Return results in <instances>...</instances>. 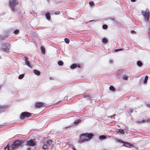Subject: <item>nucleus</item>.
Returning a JSON list of instances; mask_svg holds the SVG:
<instances>
[{"label": "nucleus", "instance_id": "39", "mask_svg": "<svg viewBox=\"0 0 150 150\" xmlns=\"http://www.w3.org/2000/svg\"><path fill=\"white\" fill-rule=\"evenodd\" d=\"M131 1L132 2H134L136 0H131Z\"/></svg>", "mask_w": 150, "mask_h": 150}, {"label": "nucleus", "instance_id": "2", "mask_svg": "<svg viewBox=\"0 0 150 150\" xmlns=\"http://www.w3.org/2000/svg\"><path fill=\"white\" fill-rule=\"evenodd\" d=\"M18 4V2L17 0H9V5L12 11H15V7Z\"/></svg>", "mask_w": 150, "mask_h": 150}, {"label": "nucleus", "instance_id": "31", "mask_svg": "<svg viewBox=\"0 0 150 150\" xmlns=\"http://www.w3.org/2000/svg\"><path fill=\"white\" fill-rule=\"evenodd\" d=\"M89 4L91 6H93L94 5V3L93 1H91L89 2Z\"/></svg>", "mask_w": 150, "mask_h": 150}, {"label": "nucleus", "instance_id": "23", "mask_svg": "<svg viewBox=\"0 0 150 150\" xmlns=\"http://www.w3.org/2000/svg\"><path fill=\"white\" fill-rule=\"evenodd\" d=\"M148 76H145V79H144V83H146L147 81L148 80Z\"/></svg>", "mask_w": 150, "mask_h": 150}, {"label": "nucleus", "instance_id": "20", "mask_svg": "<svg viewBox=\"0 0 150 150\" xmlns=\"http://www.w3.org/2000/svg\"><path fill=\"white\" fill-rule=\"evenodd\" d=\"M106 138V136L105 135H102L100 136L99 137V139H105Z\"/></svg>", "mask_w": 150, "mask_h": 150}, {"label": "nucleus", "instance_id": "9", "mask_svg": "<svg viewBox=\"0 0 150 150\" xmlns=\"http://www.w3.org/2000/svg\"><path fill=\"white\" fill-rule=\"evenodd\" d=\"M24 58L25 59V63L30 68H32V67L30 64V62L28 61V58L26 57H25Z\"/></svg>", "mask_w": 150, "mask_h": 150}, {"label": "nucleus", "instance_id": "12", "mask_svg": "<svg viewBox=\"0 0 150 150\" xmlns=\"http://www.w3.org/2000/svg\"><path fill=\"white\" fill-rule=\"evenodd\" d=\"M8 37L7 35H4L2 36H0V40H2Z\"/></svg>", "mask_w": 150, "mask_h": 150}, {"label": "nucleus", "instance_id": "27", "mask_svg": "<svg viewBox=\"0 0 150 150\" xmlns=\"http://www.w3.org/2000/svg\"><path fill=\"white\" fill-rule=\"evenodd\" d=\"M124 143L126 144L125 146L127 147H128L129 146H131V144L129 143L124 142Z\"/></svg>", "mask_w": 150, "mask_h": 150}, {"label": "nucleus", "instance_id": "40", "mask_svg": "<svg viewBox=\"0 0 150 150\" xmlns=\"http://www.w3.org/2000/svg\"><path fill=\"white\" fill-rule=\"evenodd\" d=\"M6 147H7V148H9L10 146L8 145V144L6 146Z\"/></svg>", "mask_w": 150, "mask_h": 150}, {"label": "nucleus", "instance_id": "43", "mask_svg": "<svg viewBox=\"0 0 150 150\" xmlns=\"http://www.w3.org/2000/svg\"><path fill=\"white\" fill-rule=\"evenodd\" d=\"M149 34L150 35V30L149 31Z\"/></svg>", "mask_w": 150, "mask_h": 150}, {"label": "nucleus", "instance_id": "17", "mask_svg": "<svg viewBox=\"0 0 150 150\" xmlns=\"http://www.w3.org/2000/svg\"><path fill=\"white\" fill-rule=\"evenodd\" d=\"M118 132H120L121 134H125V132L124 130L122 129H119Z\"/></svg>", "mask_w": 150, "mask_h": 150}, {"label": "nucleus", "instance_id": "28", "mask_svg": "<svg viewBox=\"0 0 150 150\" xmlns=\"http://www.w3.org/2000/svg\"><path fill=\"white\" fill-rule=\"evenodd\" d=\"M124 50V48H120V49H116L115 50V52H117V51H120L122 50Z\"/></svg>", "mask_w": 150, "mask_h": 150}, {"label": "nucleus", "instance_id": "5", "mask_svg": "<svg viewBox=\"0 0 150 150\" xmlns=\"http://www.w3.org/2000/svg\"><path fill=\"white\" fill-rule=\"evenodd\" d=\"M31 114L30 112H22L20 115V118L21 120H23L25 117L26 118L28 117L31 116Z\"/></svg>", "mask_w": 150, "mask_h": 150}, {"label": "nucleus", "instance_id": "36", "mask_svg": "<svg viewBox=\"0 0 150 150\" xmlns=\"http://www.w3.org/2000/svg\"><path fill=\"white\" fill-rule=\"evenodd\" d=\"M131 33L132 34H136V32L134 30H132L131 31Z\"/></svg>", "mask_w": 150, "mask_h": 150}, {"label": "nucleus", "instance_id": "19", "mask_svg": "<svg viewBox=\"0 0 150 150\" xmlns=\"http://www.w3.org/2000/svg\"><path fill=\"white\" fill-rule=\"evenodd\" d=\"M81 120L80 119H79L78 120H76L74 121V123L76 124H78L81 122Z\"/></svg>", "mask_w": 150, "mask_h": 150}, {"label": "nucleus", "instance_id": "7", "mask_svg": "<svg viewBox=\"0 0 150 150\" xmlns=\"http://www.w3.org/2000/svg\"><path fill=\"white\" fill-rule=\"evenodd\" d=\"M35 139H30L29 141H27L26 142V145L28 146H33L36 144V142L35 141Z\"/></svg>", "mask_w": 150, "mask_h": 150}, {"label": "nucleus", "instance_id": "34", "mask_svg": "<svg viewBox=\"0 0 150 150\" xmlns=\"http://www.w3.org/2000/svg\"><path fill=\"white\" fill-rule=\"evenodd\" d=\"M123 78L124 79L127 80V79L128 77L126 75H124L123 76Z\"/></svg>", "mask_w": 150, "mask_h": 150}, {"label": "nucleus", "instance_id": "35", "mask_svg": "<svg viewBox=\"0 0 150 150\" xmlns=\"http://www.w3.org/2000/svg\"><path fill=\"white\" fill-rule=\"evenodd\" d=\"M71 127V126L70 125L67 126V127H65L64 128V129H67V128H70Z\"/></svg>", "mask_w": 150, "mask_h": 150}, {"label": "nucleus", "instance_id": "1", "mask_svg": "<svg viewBox=\"0 0 150 150\" xmlns=\"http://www.w3.org/2000/svg\"><path fill=\"white\" fill-rule=\"evenodd\" d=\"M94 135L91 133H86L80 135L79 143H81L85 141H88L91 139L93 137Z\"/></svg>", "mask_w": 150, "mask_h": 150}, {"label": "nucleus", "instance_id": "18", "mask_svg": "<svg viewBox=\"0 0 150 150\" xmlns=\"http://www.w3.org/2000/svg\"><path fill=\"white\" fill-rule=\"evenodd\" d=\"M109 89L111 91H115V88L112 86H110L109 87Z\"/></svg>", "mask_w": 150, "mask_h": 150}, {"label": "nucleus", "instance_id": "33", "mask_svg": "<svg viewBox=\"0 0 150 150\" xmlns=\"http://www.w3.org/2000/svg\"><path fill=\"white\" fill-rule=\"evenodd\" d=\"M60 12L59 11H56L54 12V14L58 15L60 13Z\"/></svg>", "mask_w": 150, "mask_h": 150}, {"label": "nucleus", "instance_id": "11", "mask_svg": "<svg viewBox=\"0 0 150 150\" xmlns=\"http://www.w3.org/2000/svg\"><path fill=\"white\" fill-rule=\"evenodd\" d=\"M45 16L47 19L49 20L51 18L50 13L49 12H47L45 14Z\"/></svg>", "mask_w": 150, "mask_h": 150}, {"label": "nucleus", "instance_id": "38", "mask_svg": "<svg viewBox=\"0 0 150 150\" xmlns=\"http://www.w3.org/2000/svg\"><path fill=\"white\" fill-rule=\"evenodd\" d=\"M146 121V122H150V119H147Z\"/></svg>", "mask_w": 150, "mask_h": 150}, {"label": "nucleus", "instance_id": "16", "mask_svg": "<svg viewBox=\"0 0 150 150\" xmlns=\"http://www.w3.org/2000/svg\"><path fill=\"white\" fill-rule=\"evenodd\" d=\"M77 67V65L76 64H73L71 65V68L72 69H74Z\"/></svg>", "mask_w": 150, "mask_h": 150}, {"label": "nucleus", "instance_id": "4", "mask_svg": "<svg viewBox=\"0 0 150 150\" xmlns=\"http://www.w3.org/2000/svg\"><path fill=\"white\" fill-rule=\"evenodd\" d=\"M21 144L20 141L17 140L15 141L13 144L11 145V147L12 150H13L16 148H18Z\"/></svg>", "mask_w": 150, "mask_h": 150}, {"label": "nucleus", "instance_id": "13", "mask_svg": "<svg viewBox=\"0 0 150 150\" xmlns=\"http://www.w3.org/2000/svg\"><path fill=\"white\" fill-rule=\"evenodd\" d=\"M34 73L37 75H39L40 74V72L37 70H34L33 71Z\"/></svg>", "mask_w": 150, "mask_h": 150}, {"label": "nucleus", "instance_id": "3", "mask_svg": "<svg viewBox=\"0 0 150 150\" xmlns=\"http://www.w3.org/2000/svg\"><path fill=\"white\" fill-rule=\"evenodd\" d=\"M142 13L144 17L145 21L146 22L148 21H149L150 15L149 11L146 10L145 11H142Z\"/></svg>", "mask_w": 150, "mask_h": 150}, {"label": "nucleus", "instance_id": "26", "mask_svg": "<svg viewBox=\"0 0 150 150\" xmlns=\"http://www.w3.org/2000/svg\"><path fill=\"white\" fill-rule=\"evenodd\" d=\"M64 41L67 44L69 43L70 42L69 40V39L66 38L65 39Z\"/></svg>", "mask_w": 150, "mask_h": 150}, {"label": "nucleus", "instance_id": "44", "mask_svg": "<svg viewBox=\"0 0 150 150\" xmlns=\"http://www.w3.org/2000/svg\"><path fill=\"white\" fill-rule=\"evenodd\" d=\"M146 120H143L142 121H143V122H144V121H145Z\"/></svg>", "mask_w": 150, "mask_h": 150}, {"label": "nucleus", "instance_id": "6", "mask_svg": "<svg viewBox=\"0 0 150 150\" xmlns=\"http://www.w3.org/2000/svg\"><path fill=\"white\" fill-rule=\"evenodd\" d=\"M10 48V44L9 43H6L4 44L3 46L1 48V50L5 52H8Z\"/></svg>", "mask_w": 150, "mask_h": 150}, {"label": "nucleus", "instance_id": "37", "mask_svg": "<svg viewBox=\"0 0 150 150\" xmlns=\"http://www.w3.org/2000/svg\"><path fill=\"white\" fill-rule=\"evenodd\" d=\"M133 110L132 109H130L129 110V112H131V113H132L133 112Z\"/></svg>", "mask_w": 150, "mask_h": 150}, {"label": "nucleus", "instance_id": "21", "mask_svg": "<svg viewBox=\"0 0 150 150\" xmlns=\"http://www.w3.org/2000/svg\"><path fill=\"white\" fill-rule=\"evenodd\" d=\"M58 64L60 66H62L64 64L63 62L62 61H59L58 62Z\"/></svg>", "mask_w": 150, "mask_h": 150}, {"label": "nucleus", "instance_id": "30", "mask_svg": "<svg viewBox=\"0 0 150 150\" xmlns=\"http://www.w3.org/2000/svg\"><path fill=\"white\" fill-rule=\"evenodd\" d=\"M19 32V30H16L14 31V34H17Z\"/></svg>", "mask_w": 150, "mask_h": 150}, {"label": "nucleus", "instance_id": "25", "mask_svg": "<svg viewBox=\"0 0 150 150\" xmlns=\"http://www.w3.org/2000/svg\"><path fill=\"white\" fill-rule=\"evenodd\" d=\"M24 76V74H21L19 75L18 77V79H23Z\"/></svg>", "mask_w": 150, "mask_h": 150}, {"label": "nucleus", "instance_id": "10", "mask_svg": "<svg viewBox=\"0 0 150 150\" xmlns=\"http://www.w3.org/2000/svg\"><path fill=\"white\" fill-rule=\"evenodd\" d=\"M7 108L6 105H0V113L3 112Z\"/></svg>", "mask_w": 150, "mask_h": 150}, {"label": "nucleus", "instance_id": "29", "mask_svg": "<svg viewBox=\"0 0 150 150\" xmlns=\"http://www.w3.org/2000/svg\"><path fill=\"white\" fill-rule=\"evenodd\" d=\"M108 28V26L106 25H104L103 26V28L104 29H106Z\"/></svg>", "mask_w": 150, "mask_h": 150}, {"label": "nucleus", "instance_id": "42", "mask_svg": "<svg viewBox=\"0 0 150 150\" xmlns=\"http://www.w3.org/2000/svg\"><path fill=\"white\" fill-rule=\"evenodd\" d=\"M12 150V149H10L9 148H8L7 150Z\"/></svg>", "mask_w": 150, "mask_h": 150}, {"label": "nucleus", "instance_id": "22", "mask_svg": "<svg viewBox=\"0 0 150 150\" xmlns=\"http://www.w3.org/2000/svg\"><path fill=\"white\" fill-rule=\"evenodd\" d=\"M47 142L49 145H51L53 141L51 140H48L47 141Z\"/></svg>", "mask_w": 150, "mask_h": 150}, {"label": "nucleus", "instance_id": "15", "mask_svg": "<svg viewBox=\"0 0 150 150\" xmlns=\"http://www.w3.org/2000/svg\"><path fill=\"white\" fill-rule=\"evenodd\" d=\"M137 64L138 66L141 67L142 65V63L139 61H138L137 62Z\"/></svg>", "mask_w": 150, "mask_h": 150}, {"label": "nucleus", "instance_id": "8", "mask_svg": "<svg viewBox=\"0 0 150 150\" xmlns=\"http://www.w3.org/2000/svg\"><path fill=\"white\" fill-rule=\"evenodd\" d=\"M44 106V103L41 102H38L35 103V107L38 108H40Z\"/></svg>", "mask_w": 150, "mask_h": 150}, {"label": "nucleus", "instance_id": "32", "mask_svg": "<svg viewBox=\"0 0 150 150\" xmlns=\"http://www.w3.org/2000/svg\"><path fill=\"white\" fill-rule=\"evenodd\" d=\"M48 147L46 145H44L43 146V148L44 149H47Z\"/></svg>", "mask_w": 150, "mask_h": 150}, {"label": "nucleus", "instance_id": "14", "mask_svg": "<svg viewBox=\"0 0 150 150\" xmlns=\"http://www.w3.org/2000/svg\"><path fill=\"white\" fill-rule=\"evenodd\" d=\"M41 50L42 54H44L45 53V49L44 46H42L41 47Z\"/></svg>", "mask_w": 150, "mask_h": 150}, {"label": "nucleus", "instance_id": "41", "mask_svg": "<svg viewBox=\"0 0 150 150\" xmlns=\"http://www.w3.org/2000/svg\"><path fill=\"white\" fill-rule=\"evenodd\" d=\"M6 148H7V147H6V146L4 148V150H6Z\"/></svg>", "mask_w": 150, "mask_h": 150}, {"label": "nucleus", "instance_id": "24", "mask_svg": "<svg viewBox=\"0 0 150 150\" xmlns=\"http://www.w3.org/2000/svg\"><path fill=\"white\" fill-rule=\"evenodd\" d=\"M102 41L104 43H106L108 42L107 39L105 38H104L103 39Z\"/></svg>", "mask_w": 150, "mask_h": 150}]
</instances>
